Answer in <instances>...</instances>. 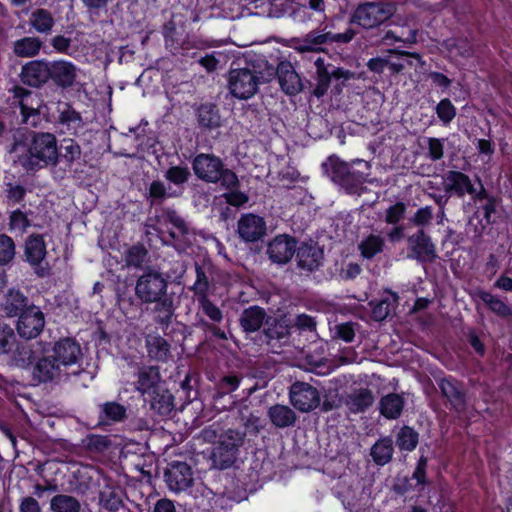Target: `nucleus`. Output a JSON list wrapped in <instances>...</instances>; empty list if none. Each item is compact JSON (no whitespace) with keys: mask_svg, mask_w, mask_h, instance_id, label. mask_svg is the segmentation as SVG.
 Returning a JSON list of instances; mask_svg holds the SVG:
<instances>
[{"mask_svg":"<svg viewBox=\"0 0 512 512\" xmlns=\"http://www.w3.org/2000/svg\"><path fill=\"white\" fill-rule=\"evenodd\" d=\"M20 76L24 84L31 87H40L49 80L50 62L30 61L22 67Z\"/></svg>","mask_w":512,"mask_h":512,"instance_id":"6ab92c4d","label":"nucleus"},{"mask_svg":"<svg viewBox=\"0 0 512 512\" xmlns=\"http://www.w3.org/2000/svg\"><path fill=\"white\" fill-rule=\"evenodd\" d=\"M150 407L159 415H168L174 408V397L169 390L159 387L151 393Z\"/></svg>","mask_w":512,"mask_h":512,"instance_id":"473e14b6","label":"nucleus"},{"mask_svg":"<svg viewBox=\"0 0 512 512\" xmlns=\"http://www.w3.org/2000/svg\"><path fill=\"white\" fill-rule=\"evenodd\" d=\"M408 257L420 262L433 261L437 255L435 245L423 229H418L407 238Z\"/></svg>","mask_w":512,"mask_h":512,"instance_id":"ddd939ff","label":"nucleus"},{"mask_svg":"<svg viewBox=\"0 0 512 512\" xmlns=\"http://www.w3.org/2000/svg\"><path fill=\"white\" fill-rule=\"evenodd\" d=\"M233 63L226 79L229 92L237 99L247 100L259 90V86L269 82L274 76V69L266 63H246L235 67Z\"/></svg>","mask_w":512,"mask_h":512,"instance_id":"f257e3e1","label":"nucleus"},{"mask_svg":"<svg viewBox=\"0 0 512 512\" xmlns=\"http://www.w3.org/2000/svg\"><path fill=\"white\" fill-rule=\"evenodd\" d=\"M45 327V315L39 307L31 305L18 317L16 331L26 340L37 338Z\"/></svg>","mask_w":512,"mask_h":512,"instance_id":"9d476101","label":"nucleus"},{"mask_svg":"<svg viewBox=\"0 0 512 512\" xmlns=\"http://www.w3.org/2000/svg\"><path fill=\"white\" fill-rule=\"evenodd\" d=\"M246 433L235 429H227L220 434L212 426L202 431V437L207 442H213L214 447L210 459L212 466L219 470L231 467L237 459L239 449L244 444Z\"/></svg>","mask_w":512,"mask_h":512,"instance_id":"f03ea898","label":"nucleus"},{"mask_svg":"<svg viewBox=\"0 0 512 512\" xmlns=\"http://www.w3.org/2000/svg\"><path fill=\"white\" fill-rule=\"evenodd\" d=\"M444 190L447 193L454 192L457 196L462 197L465 193L473 195L475 188L470 178L459 171H448L444 179Z\"/></svg>","mask_w":512,"mask_h":512,"instance_id":"393cba45","label":"nucleus"},{"mask_svg":"<svg viewBox=\"0 0 512 512\" xmlns=\"http://www.w3.org/2000/svg\"><path fill=\"white\" fill-rule=\"evenodd\" d=\"M296 252V241L287 235L275 237L267 247L269 258L277 264L287 263Z\"/></svg>","mask_w":512,"mask_h":512,"instance_id":"a211bd4d","label":"nucleus"},{"mask_svg":"<svg viewBox=\"0 0 512 512\" xmlns=\"http://www.w3.org/2000/svg\"><path fill=\"white\" fill-rule=\"evenodd\" d=\"M479 298L489 306V308L501 317H507L512 314V310L502 300L495 297L489 292L480 291L478 293Z\"/></svg>","mask_w":512,"mask_h":512,"instance_id":"de8ad7c7","label":"nucleus"},{"mask_svg":"<svg viewBox=\"0 0 512 512\" xmlns=\"http://www.w3.org/2000/svg\"><path fill=\"white\" fill-rule=\"evenodd\" d=\"M202 312L213 322L220 323L223 319L222 311L208 298L197 300Z\"/></svg>","mask_w":512,"mask_h":512,"instance_id":"4d7b16f0","label":"nucleus"},{"mask_svg":"<svg viewBox=\"0 0 512 512\" xmlns=\"http://www.w3.org/2000/svg\"><path fill=\"white\" fill-rule=\"evenodd\" d=\"M167 289L168 283L163 276L159 272L149 270L137 279L135 296L143 304H152L167 296Z\"/></svg>","mask_w":512,"mask_h":512,"instance_id":"0eeeda50","label":"nucleus"},{"mask_svg":"<svg viewBox=\"0 0 512 512\" xmlns=\"http://www.w3.org/2000/svg\"><path fill=\"white\" fill-rule=\"evenodd\" d=\"M197 121L202 129H216L221 125L219 110L213 104H203L198 108Z\"/></svg>","mask_w":512,"mask_h":512,"instance_id":"f704fd0d","label":"nucleus"},{"mask_svg":"<svg viewBox=\"0 0 512 512\" xmlns=\"http://www.w3.org/2000/svg\"><path fill=\"white\" fill-rule=\"evenodd\" d=\"M42 47V42L37 37H24L14 42L13 52L16 56L22 58H31L36 56Z\"/></svg>","mask_w":512,"mask_h":512,"instance_id":"58836bf2","label":"nucleus"},{"mask_svg":"<svg viewBox=\"0 0 512 512\" xmlns=\"http://www.w3.org/2000/svg\"><path fill=\"white\" fill-rule=\"evenodd\" d=\"M126 408L117 402H106L101 405V419L121 422L126 418Z\"/></svg>","mask_w":512,"mask_h":512,"instance_id":"49530a36","label":"nucleus"},{"mask_svg":"<svg viewBox=\"0 0 512 512\" xmlns=\"http://www.w3.org/2000/svg\"><path fill=\"white\" fill-rule=\"evenodd\" d=\"M166 222L170 223L175 230L169 232L171 238L178 239L188 233V226L185 220L172 209H166L163 213Z\"/></svg>","mask_w":512,"mask_h":512,"instance_id":"c03bdc74","label":"nucleus"},{"mask_svg":"<svg viewBox=\"0 0 512 512\" xmlns=\"http://www.w3.org/2000/svg\"><path fill=\"white\" fill-rule=\"evenodd\" d=\"M9 230L24 234L30 227L31 223L25 212L17 209L9 215Z\"/></svg>","mask_w":512,"mask_h":512,"instance_id":"864d4df0","label":"nucleus"},{"mask_svg":"<svg viewBox=\"0 0 512 512\" xmlns=\"http://www.w3.org/2000/svg\"><path fill=\"white\" fill-rule=\"evenodd\" d=\"M267 415L271 423L277 428L293 426L296 422V413L286 405L276 404L268 409Z\"/></svg>","mask_w":512,"mask_h":512,"instance_id":"c756f323","label":"nucleus"},{"mask_svg":"<svg viewBox=\"0 0 512 512\" xmlns=\"http://www.w3.org/2000/svg\"><path fill=\"white\" fill-rule=\"evenodd\" d=\"M50 508L53 512H79L81 504L73 496L59 494L51 499Z\"/></svg>","mask_w":512,"mask_h":512,"instance_id":"37998d69","label":"nucleus"},{"mask_svg":"<svg viewBox=\"0 0 512 512\" xmlns=\"http://www.w3.org/2000/svg\"><path fill=\"white\" fill-rule=\"evenodd\" d=\"M16 336L13 328L0 320V355L9 353L14 347Z\"/></svg>","mask_w":512,"mask_h":512,"instance_id":"8fccbe9b","label":"nucleus"},{"mask_svg":"<svg viewBox=\"0 0 512 512\" xmlns=\"http://www.w3.org/2000/svg\"><path fill=\"white\" fill-rule=\"evenodd\" d=\"M436 113L443 124H449L456 116V108L447 98L442 99L436 106Z\"/></svg>","mask_w":512,"mask_h":512,"instance_id":"13d9d810","label":"nucleus"},{"mask_svg":"<svg viewBox=\"0 0 512 512\" xmlns=\"http://www.w3.org/2000/svg\"><path fill=\"white\" fill-rule=\"evenodd\" d=\"M266 324L267 327L264 329V335L268 345L273 346L274 341L281 342L289 338L291 325L284 317L275 318L272 321L270 318Z\"/></svg>","mask_w":512,"mask_h":512,"instance_id":"bb28decb","label":"nucleus"},{"mask_svg":"<svg viewBox=\"0 0 512 512\" xmlns=\"http://www.w3.org/2000/svg\"><path fill=\"white\" fill-rule=\"evenodd\" d=\"M16 254V245L14 240L6 235L0 234V266L12 262Z\"/></svg>","mask_w":512,"mask_h":512,"instance_id":"3c124183","label":"nucleus"},{"mask_svg":"<svg viewBox=\"0 0 512 512\" xmlns=\"http://www.w3.org/2000/svg\"><path fill=\"white\" fill-rule=\"evenodd\" d=\"M100 499L103 506L109 511H117L122 506L121 496L114 490L103 491Z\"/></svg>","mask_w":512,"mask_h":512,"instance_id":"69168bd1","label":"nucleus"},{"mask_svg":"<svg viewBox=\"0 0 512 512\" xmlns=\"http://www.w3.org/2000/svg\"><path fill=\"white\" fill-rule=\"evenodd\" d=\"M35 360V353L32 347L28 344H20L17 346L14 361L19 367L30 366Z\"/></svg>","mask_w":512,"mask_h":512,"instance_id":"5fc2aeb1","label":"nucleus"},{"mask_svg":"<svg viewBox=\"0 0 512 512\" xmlns=\"http://www.w3.org/2000/svg\"><path fill=\"white\" fill-rule=\"evenodd\" d=\"M290 402L302 413L315 410L321 401L318 389L307 382L296 381L290 387Z\"/></svg>","mask_w":512,"mask_h":512,"instance_id":"1a4fd4ad","label":"nucleus"},{"mask_svg":"<svg viewBox=\"0 0 512 512\" xmlns=\"http://www.w3.org/2000/svg\"><path fill=\"white\" fill-rule=\"evenodd\" d=\"M396 444L401 450L412 451L418 444V433L411 427L404 426L397 433Z\"/></svg>","mask_w":512,"mask_h":512,"instance_id":"a18cd8bd","label":"nucleus"},{"mask_svg":"<svg viewBox=\"0 0 512 512\" xmlns=\"http://www.w3.org/2000/svg\"><path fill=\"white\" fill-rule=\"evenodd\" d=\"M396 12V6L386 1L360 2L354 9L350 23L364 29H373L388 21Z\"/></svg>","mask_w":512,"mask_h":512,"instance_id":"423d86ee","label":"nucleus"},{"mask_svg":"<svg viewBox=\"0 0 512 512\" xmlns=\"http://www.w3.org/2000/svg\"><path fill=\"white\" fill-rule=\"evenodd\" d=\"M6 198L9 203L19 204L26 196V188L20 184L8 183L6 185Z\"/></svg>","mask_w":512,"mask_h":512,"instance_id":"338daca9","label":"nucleus"},{"mask_svg":"<svg viewBox=\"0 0 512 512\" xmlns=\"http://www.w3.org/2000/svg\"><path fill=\"white\" fill-rule=\"evenodd\" d=\"M61 157L70 166L81 157V148L73 139H65L62 144Z\"/></svg>","mask_w":512,"mask_h":512,"instance_id":"6e6d98bb","label":"nucleus"},{"mask_svg":"<svg viewBox=\"0 0 512 512\" xmlns=\"http://www.w3.org/2000/svg\"><path fill=\"white\" fill-rule=\"evenodd\" d=\"M51 355L66 371L79 370L82 351L80 345L71 338L55 342Z\"/></svg>","mask_w":512,"mask_h":512,"instance_id":"9b49d317","label":"nucleus"},{"mask_svg":"<svg viewBox=\"0 0 512 512\" xmlns=\"http://www.w3.org/2000/svg\"><path fill=\"white\" fill-rule=\"evenodd\" d=\"M433 219V208L425 206L419 208L414 215L409 219L410 223L420 229L430 225Z\"/></svg>","mask_w":512,"mask_h":512,"instance_id":"bf43d9fd","label":"nucleus"},{"mask_svg":"<svg viewBox=\"0 0 512 512\" xmlns=\"http://www.w3.org/2000/svg\"><path fill=\"white\" fill-rule=\"evenodd\" d=\"M161 382L160 370L156 366H146L139 369L135 389L142 395L151 393L159 388Z\"/></svg>","mask_w":512,"mask_h":512,"instance_id":"a878e982","label":"nucleus"},{"mask_svg":"<svg viewBox=\"0 0 512 512\" xmlns=\"http://www.w3.org/2000/svg\"><path fill=\"white\" fill-rule=\"evenodd\" d=\"M323 168L333 182L343 187L348 193H356L358 188L367 181L371 165L362 159H354L351 163H347L336 156H331L323 163Z\"/></svg>","mask_w":512,"mask_h":512,"instance_id":"7ed1b4c3","label":"nucleus"},{"mask_svg":"<svg viewBox=\"0 0 512 512\" xmlns=\"http://www.w3.org/2000/svg\"><path fill=\"white\" fill-rule=\"evenodd\" d=\"M190 171L187 167L173 166L166 173L165 178L175 185H182L188 181Z\"/></svg>","mask_w":512,"mask_h":512,"instance_id":"052dcab7","label":"nucleus"},{"mask_svg":"<svg viewBox=\"0 0 512 512\" xmlns=\"http://www.w3.org/2000/svg\"><path fill=\"white\" fill-rule=\"evenodd\" d=\"M79 370L66 371L51 355L36 361L32 377L37 383H60L68 380L70 375H78Z\"/></svg>","mask_w":512,"mask_h":512,"instance_id":"6e6552de","label":"nucleus"},{"mask_svg":"<svg viewBox=\"0 0 512 512\" xmlns=\"http://www.w3.org/2000/svg\"><path fill=\"white\" fill-rule=\"evenodd\" d=\"M406 209L404 202H397L390 206L385 213V222L391 225L399 223L404 218Z\"/></svg>","mask_w":512,"mask_h":512,"instance_id":"e2e57ef3","label":"nucleus"},{"mask_svg":"<svg viewBox=\"0 0 512 512\" xmlns=\"http://www.w3.org/2000/svg\"><path fill=\"white\" fill-rule=\"evenodd\" d=\"M438 387L450 407L457 413H462L467 407L466 392L463 385L453 378H442L438 381Z\"/></svg>","mask_w":512,"mask_h":512,"instance_id":"dca6fc26","label":"nucleus"},{"mask_svg":"<svg viewBox=\"0 0 512 512\" xmlns=\"http://www.w3.org/2000/svg\"><path fill=\"white\" fill-rule=\"evenodd\" d=\"M56 137L51 133H35L28 147V154L21 159L22 166L27 170H35L58 161Z\"/></svg>","mask_w":512,"mask_h":512,"instance_id":"39448f33","label":"nucleus"},{"mask_svg":"<svg viewBox=\"0 0 512 512\" xmlns=\"http://www.w3.org/2000/svg\"><path fill=\"white\" fill-rule=\"evenodd\" d=\"M427 157L432 161H438L444 156V140L434 137L427 138Z\"/></svg>","mask_w":512,"mask_h":512,"instance_id":"0e129e2a","label":"nucleus"},{"mask_svg":"<svg viewBox=\"0 0 512 512\" xmlns=\"http://www.w3.org/2000/svg\"><path fill=\"white\" fill-rule=\"evenodd\" d=\"M77 77V68L71 62L59 60L50 62V76L55 85L61 88L72 87Z\"/></svg>","mask_w":512,"mask_h":512,"instance_id":"4be33fe9","label":"nucleus"},{"mask_svg":"<svg viewBox=\"0 0 512 512\" xmlns=\"http://www.w3.org/2000/svg\"><path fill=\"white\" fill-rule=\"evenodd\" d=\"M276 74L279 85L284 93L296 95L302 91L303 84L301 78L289 61L280 62L277 66Z\"/></svg>","mask_w":512,"mask_h":512,"instance_id":"aec40b11","label":"nucleus"},{"mask_svg":"<svg viewBox=\"0 0 512 512\" xmlns=\"http://www.w3.org/2000/svg\"><path fill=\"white\" fill-rule=\"evenodd\" d=\"M314 65L316 67L317 83L313 90V94L317 98H320L327 93L328 88L330 87L332 75L330 71V64L326 65L323 58L318 57L315 60Z\"/></svg>","mask_w":512,"mask_h":512,"instance_id":"c9c22d12","label":"nucleus"},{"mask_svg":"<svg viewBox=\"0 0 512 512\" xmlns=\"http://www.w3.org/2000/svg\"><path fill=\"white\" fill-rule=\"evenodd\" d=\"M13 94V103L17 102L23 116V122L28 123V118L37 114V108L34 106L36 96L31 91L19 86L14 87Z\"/></svg>","mask_w":512,"mask_h":512,"instance_id":"c85d7f7f","label":"nucleus"},{"mask_svg":"<svg viewBox=\"0 0 512 512\" xmlns=\"http://www.w3.org/2000/svg\"><path fill=\"white\" fill-rule=\"evenodd\" d=\"M268 319L270 317L264 308L253 305L242 311L239 316V324L244 332L253 333L258 331L264 323H268Z\"/></svg>","mask_w":512,"mask_h":512,"instance_id":"5701e85b","label":"nucleus"},{"mask_svg":"<svg viewBox=\"0 0 512 512\" xmlns=\"http://www.w3.org/2000/svg\"><path fill=\"white\" fill-rule=\"evenodd\" d=\"M152 304H154L153 313L155 315V323L160 325L162 328L168 327L174 315L173 298L167 295L161 298V300L152 302Z\"/></svg>","mask_w":512,"mask_h":512,"instance_id":"72a5a7b5","label":"nucleus"},{"mask_svg":"<svg viewBox=\"0 0 512 512\" xmlns=\"http://www.w3.org/2000/svg\"><path fill=\"white\" fill-rule=\"evenodd\" d=\"M370 304L372 305V317L376 321L386 319L393 309V303L388 298Z\"/></svg>","mask_w":512,"mask_h":512,"instance_id":"680f3d73","label":"nucleus"},{"mask_svg":"<svg viewBox=\"0 0 512 512\" xmlns=\"http://www.w3.org/2000/svg\"><path fill=\"white\" fill-rule=\"evenodd\" d=\"M164 477L169 489L174 492L184 491L193 483L191 468L185 462L170 463Z\"/></svg>","mask_w":512,"mask_h":512,"instance_id":"4468645a","label":"nucleus"},{"mask_svg":"<svg viewBox=\"0 0 512 512\" xmlns=\"http://www.w3.org/2000/svg\"><path fill=\"white\" fill-rule=\"evenodd\" d=\"M147 257V250L143 245H134L130 247L124 256L127 267L141 268Z\"/></svg>","mask_w":512,"mask_h":512,"instance_id":"09e8293b","label":"nucleus"},{"mask_svg":"<svg viewBox=\"0 0 512 512\" xmlns=\"http://www.w3.org/2000/svg\"><path fill=\"white\" fill-rule=\"evenodd\" d=\"M404 403L401 395L389 393L380 398L378 403L379 412L386 419H398L404 409Z\"/></svg>","mask_w":512,"mask_h":512,"instance_id":"cd10ccee","label":"nucleus"},{"mask_svg":"<svg viewBox=\"0 0 512 512\" xmlns=\"http://www.w3.org/2000/svg\"><path fill=\"white\" fill-rule=\"evenodd\" d=\"M355 36L353 29H347L344 33L311 31L301 40L296 50L299 52L319 51V46L325 43H348Z\"/></svg>","mask_w":512,"mask_h":512,"instance_id":"f8f14e48","label":"nucleus"},{"mask_svg":"<svg viewBox=\"0 0 512 512\" xmlns=\"http://www.w3.org/2000/svg\"><path fill=\"white\" fill-rule=\"evenodd\" d=\"M426 465V458L421 457L411 478L412 481L416 482L415 487H417L418 492H421L426 484Z\"/></svg>","mask_w":512,"mask_h":512,"instance_id":"774afa93","label":"nucleus"},{"mask_svg":"<svg viewBox=\"0 0 512 512\" xmlns=\"http://www.w3.org/2000/svg\"><path fill=\"white\" fill-rule=\"evenodd\" d=\"M52 14L43 8L34 10L30 17V25L39 33L49 34L54 26Z\"/></svg>","mask_w":512,"mask_h":512,"instance_id":"a19ab883","label":"nucleus"},{"mask_svg":"<svg viewBox=\"0 0 512 512\" xmlns=\"http://www.w3.org/2000/svg\"><path fill=\"white\" fill-rule=\"evenodd\" d=\"M451 57L469 58L473 55V48L466 38H450L443 42Z\"/></svg>","mask_w":512,"mask_h":512,"instance_id":"79ce46f5","label":"nucleus"},{"mask_svg":"<svg viewBox=\"0 0 512 512\" xmlns=\"http://www.w3.org/2000/svg\"><path fill=\"white\" fill-rule=\"evenodd\" d=\"M195 272H196V281L194 285L191 287V289L194 291V294L198 299L203 297H208V291L210 288V282L209 279L202 269V267L198 264L195 265Z\"/></svg>","mask_w":512,"mask_h":512,"instance_id":"603ef678","label":"nucleus"},{"mask_svg":"<svg viewBox=\"0 0 512 512\" xmlns=\"http://www.w3.org/2000/svg\"><path fill=\"white\" fill-rule=\"evenodd\" d=\"M31 305L28 297L21 291L10 289L4 296L1 308L7 317H19L20 314L25 312Z\"/></svg>","mask_w":512,"mask_h":512,"instance_id":"b1692460","label":"nucleus"},{"mask_svg":"<svg viewBox=\"0 0 512 512\" xmlns=\"http://www.w3.org/2000/svg\"><path fill=\"white\" fill-rule=\"evenodd\" d=\"M323 258V250L314 243H302L296 251L298 267L309 272L317 270Z\"/></svg>","mask_w":512,"mask_h":512,"instance_id":"412c9836","label":"nucleus"},{"mask_svg":"<svg viewBox=\"0 0 512 512\" xmlns=\"http://www.w3.org/2000/svg\"><path fill=\"white\" fill-rule=\"evenodd\" d=\"M342 401L350 413L359 414L366 412L373 406L375 395L370 388L359 387L346 393Z\"/></svg>","mask_w":512,"mask_h":512,"instance_id":"f3484780","label":"nucleus"},{"mask_svg":"<svg viewBox=\"0 0 512 512\" xmlns=\"http://www.w3.org/2000/svg\"><path fill=\"white\" fill-rule=\"evenodd\" d=\"M146 348L151 359L164 362L169 358L170 344L161 336H147Z\"/></svg>","mask_w":512,"mask_h":512,"instance_id":"e433bc0d","label":"nucleus"},{"mask_svg":"<svg viewBox=\"0 0 512 512\" xmlns=\"http://www.w3.org/2000/svg\"><path fill=\"white\" fill-rule=\"evenodd\" d=\"M58 122L62 130L71 135H76L83 129L81 115L68 104H64L63 109L60 110Z\"/></svg>","mask_w":512,"mask_h":512,"instance_id":"7c9ffc66","label":"nucleus"},{"mask_svg":"<svg viewBox=\"0 0 512 512\" xmlns=\"http://www.w3.org/2000/svg\"><path fill=\"white\" fill-rule=\"evenodd\" d=\"M385 247L384 238L379 234H369L358 244L360 254L365 259H372L383 252Z\"/></svg>","mask_w":512,"mask_h":512,"instance_id":"4c0bfd02","label":"nucleus"},{"mask_svg":"<svg viewBox=\"0 0 512 512\" xmlns=\"http://www.w3.org/2000/svg\"><path fill=\"white\" fill-rule=\"evenodd\" d=\"M195 175L207 183H219L224 189L237 188L239 180L235 172L225 168L222 160L213 154H198L192 162Z\"/></svg>","mask_w":512,"mask_h":512,"instance_id":"20e7f679","label":"nucleus"},{"mask_svg":"<svg viewBox=\"0 0 512 512\" xmlns=\"http://www.w3.org/2000/svg\"><path fill=\"white\" fill-rule=\"evenodd\" d=\"M25 256L31 265H39L46 256V245L41 235L32 234L25 242Z\"/></svg>","mask_w":512,"mask_h":512,"instance_id":"2f4dec72","label":"nucleus"},{"mask_svg":"<svg viewBox=\"0 0 512 512\" xmlns=\"http://www.w3.org/2000/svg\"><path fill=\"white\" fill-rule=\"evenodd\" d=\"M393 452V441L389 437L378 440L371 448V456L378 465L387 464L392 459Z\"/></svg>","mask_w":512,"mask_h":512,"instance_id":"ea45409f","label":"nucleus"},{"mask_svg":"<svg viewBox=\"0 0 512 512\" xmlns=\"http://www.w3.org/2000/svg\"><path fill=\"white\" fill-rule=\"evenodd\" d=\"M237 233L245 242H256L266 234V222L256 214H243L238 220Z\"/></svg>","mask_w":512,"mask_h":512,"instance_id":"2eb2a0df","label":"nucleus"}]
</instances>
